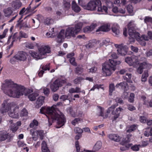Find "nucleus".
<instances>
[{
	"mask_svg": "<svg viewBox=\"0 0 152 152\" xmlns=\"http://www.w3.org/2000/svg\"><path fill=\"white\" fill-rule=\"evenodd\" d=\"M50 64H48L46 65H42V69L44 70H49L50 69Z\"/></svg>",
	"mask_w": 152,
	"mask_h": 152,
	"instance_id": "nucleus-46",
	"label": "nucleus"
},
{
	"mask_svg": "<svg viewBox=\"0 0 152 152\" xmlns=\"http://www.w3.org/2000/svg\"><path fill=\"white\" fill-rule=\"evenodd\" d=\"M128 2L127 0H115L114 3L115 4H118L121 3L120 4V5L121 6L126 7L125 5L126 4V3Z\"/></svg>",
	"mask_w": 152,
	"mask_h": 152,
	"instance_id": "nucleus-27",
	"label": "nucleus"
},
{
	"mask_svg": "<svg viewBox=\"0 0 152 152\" xmlns=\"http://www.w3.org/2000/svg\"><path fill=\"white\" fill-rule=\"evenodd\" d=\"M127 10L131 15H133V7L131 5H129L127 7Z\"/></svg>",
	"mask_w": 152,
	"mask_h": 152,
	"instance_id": "nucleus-40",
	"label": "nucleus"
},
{
	"mask_svg": "<svg viewBox=\"0 0 152 152\" xmlns=\"http://www.w3.org/2000/svg\"><path fill=\"white\" fill-rule=\"evenodd\" d=\"M64 5L65 10H67L70 7V2L64 1Z\"/></svg>",
	"mask_w": 152,
	"mask_h": 152,
	"instance_id": "nucleus-41",
	"label": "nucleus"
},
{
	"mask_svg": "<svg viewBox=\"0 0 152 152\" xmlns=\"http://www.w3.org/2000/svg\"><path fill=\"white\" fill-rule=\"evenodd\" d=\"M125 61L130 66H134L135 64H138V57L136 56H133L131 58L127 57L125 58Z\"/></svg>",
	"mask_w": 152,
	"mask_h": 152,
	"instance_id": "nucleus-11",
	"label": "nucleus"
},
{
	"mask_svg": "<svg viewBox=\"0 0 152 152\" xmlns=\"http://www.w3.org/2000/svg\"><path fill=\"white\" fill-rule=\"evenodd\" d=\"M137 128V126L135 125H132L130 126L129 129L127 130L126 132H127L130 133L135 130Z\"/></svg>",
	"mask_w": 152,
	"mask_h": 152,
	"instance_id": "nucleus-35",
	"label": "nucleus"
},
{
	"mask_svg": "<svg viewBox=\"0 0 152 152\" xmlns=\"http://www.w3.org/2000/svg\"><path fill=\"white\" fill-rule=\"evenodd\" d=\"M112 10L113 12L115 13L124 14L125 12V9H122L120 8H118L116 7H114L112 9Z\"/></svg>",
	"mask_w": 152,
	"mask_h": 152,
	"instance_id": "nucleus-26",
	"label": "nucleus"
},
{
	"mask_svg": "<svg viewBox=\"0 0 152 152\" xmlns=\"http://www.w3.org/2000/svg\"><path fill=\"white\" fill-rule=\"evenodd\" d=\"M145 117L144 116H141L140 118V121L142 123H145L146 122Z\"/></svg>",
	"mask_w": 152,
	"mask_h": 152,
	"instance_id": "nucleus-51",
	"label": "nucleus"
},
{
	"mask_svg": "<svg viewBox=\"0 0 152 152\" xmlns=\"http://www.w3.org/2000/svg\"><path fill=\"white\" fill-rule=\"evenodd\" d=\"M72 10L75 12H78L80 10V8L76 4V2L73 1L72 3Z\"/></svg>",
	"mask_w": 152,
	"mask_h": 152,
	"instance_id": "nucleus-22",
	"label": "nucleus"
},
{
	"mask_svg": "<svg viewBox=\"0 0 152 152\" xmlns=\"http://www.w3.org/2000/svg\"><path fill=\"white\" fill-rule=\"evenodd\" d=\"M53 22V20L49 18H47L45 20L44 23L45 24L49 25Z\"/></svg>",
	"mask_w": 152,
	"mask_h": 152,
	"instance_id": "nucleus-38",
	"label": "nucleus"
},
{
	"mask_svg": "<svg viewBox=\"0 0 152 152\" xmlns=\"http://www.w3.org/2000/svg\"><path fill=\"white\" fill-rule=\"evenodd\" d=\"M80 91V88L76 87L75 88H71L69 90V92L71 93H79Z\"/></svg>",
	"mask_w": 152,
	"mask_h": 152,
	"instance_id": "nucleus-34",
	"label": "nucleus"
},
{
	"mask_svg": "<svg viewBox=\"0 0 152 152\" xmlns=\"http://www.w3.org/2000/svg\"><path fill=\"white\" fill-rule=\"evenodd\" d=\"M80 120L79 118H76L72 121V123L73 125H75Z\"/></svg>",
	"mask_w": 152,
	"mask_h": 152,
	"instance_id": "nucleus-53",
	"label": "nucleus"
},
{
	"mask_svg": "<svg viewBox=\"0 0 152 152\" xmlns=\"http://www.w3.org/2000/svg\"><path fill=\"white\" fill-rule=\"evenodd\" d=\"M74 131L76 133L78 134H82L83 132V130L78 127L75 128L74 129Z\"/></svg>",
	"mask_w": 152,
	"mask_h": 152,
	"instance_id": "nucleus-47",
	"label": "nucleus"
},
{
	"mask_svg": "<svg viewBox=\"0 0 152 152\" xmlns=\"http://www.w3.org/2000/svg\"><path fill=\"white\" fill-rule=\"evenodd\" d=\"M115 46L118 48L117 50L118 53L121 55H125L126 54L128 49L126 46H123L122 44L120 45L115 44Z\"/></svg>",
	"mask_w": 152,
	"mask_h": 152,
	"instance_id": "nucleus-12",
	"label": "nucleus"
},
{
	"mask_svg": "<svg viewBox=\"0 0 152 152\" xmlns=\"http://www.w3.org/2000/svg\"><path fill=\"white\" fill-rule=\"evenodd\" d=\"M26 54L23 52H19L15 56L18 60L24 61L26 59Z\"/></svg>",
	"mask_w": 152,
	"mask_h": 152,
	"instance_id": "nucleus-16",
	"label": "nucleus"
},
{
	"mask_svg": "<svg viewBox=\"0 0 152 152\" xmlns=\"http://www.w3.org/2000/svg\"><path fill=\"white\" fill-rule=\"evenodd\" d=\"M20 36L21 37H24L25 38H26L28 37V35L25 33L20 32Z\"/></svg>",
	"mask_w": 152,
	"mask_h": 152,
	"instance_id": "nucleus-56",
	"label": "nucleus"
},
{
	"mask_svg": "<svg viewBox=\"0 0 152 152\" xmlns=\"http://www.w3.org/2000/svg\"><path fill=\"white\" fill-rule=\"evenodd\" d=\"M148 76V71H145L142 75V81L145 82L147 80V78Z\"/></svg>",
	"mask_w": 152,
	"mask_h": 152,
	"instance_id": "nucleus-37",
	"label": "nucleus"
},
{
	"mask_svg": "<svg viewBox=\"0 0 152 152\" xmlns=\"http://www.w3.org/2000/svg\"><path fill=\"white\" fill-rule=\"evenodd\" d=\"M40 113L45 114L48 118L49 123L51 121H56L59 125L58 128L63 126L66 122V118L63 113L58 110L56 105L51 107H43L40 109Z\"/></svg>",
	"mask_w": 152,
	"mask_h": 152,
	"instance_id": "nucleus-1",
	"label": "nucleus"
},
{
	"mask_svg": "<svg viewBox=\"0 0 152 152\" xmlns=\"http://www.w3.org/2000/svg\"><path fill=\"white\" fill-rule=\"evenodd\" d=\"M102 146V143L100 141L97 142L94 146V147L93 150L91 151L86 150L85 152H94L98 151L101 148Z\"/></svg>",
	"mask_w": 152,
	"mask_h": 152,
	"instance_id": "nucleus-17",
	"label": "nucleus"
},
{
	"mask_svg": "<svg viewBox=\"0 0 152 152\" xmlns=\"http://www.w3.org/2000/svg\"><path fill=\"white\" fill-rule=\"evenodd\" d=\"M41 89L43 91V93L46 96L48 95L50 92L48 89L46 88H42Z\"/></svg>",
	"mask_w": 152,
	"mask_h": 152,
	"instance_id": "nucleus-44",
	"label": "nucleus"
},
{
	"mask_svg": "<svg viewBox=\"0 0 152 152\" xmlns=\"http://www.w3.org/2000/svg\"><path fill=\"white\" fill-rule=\"evenodd\" d=\"M2 88H10L7 92V94L10 96L18 98L21 96L27 95L30 90L26 89L24 87L17 85L10 80H6L2 84Z\"/></svg>",
	"mask_w": 152,
	"mask_h": 152,
	"instance_id": "nucleus-2",
	"label": "nucleus"
},
{
	"mask_svg": "<svg viewBox=\"0 0 152 152\" xmlns=\"http://www.w3.org/2000/svg\"><path fill=\"white\" fill-rule=\"evenodd\" d=\"M96 23H93L90 26H88L83 29V31L85 33L91 31L96 27Z\"/></svg>",
	"mask_w": 152,
	"mask_h": 152,
	"instance_id": "nucleus-21",
	"label": "nucleus"
},
{
	"mask_svg": "<svg viewBox=\"0 0 152 152\" xmlns=\"http://www.w3.org/2000/svg\"><path fill=\"white\" fill-rule=\"evenodd\" d=\"M83 70L82 69H80L79 68L77 67L76 69V72L77 73L80 74L81 73L80 72V71H82Z\"/></svg>",
	"mask_w": 152,
	"mask_h": 152,
	"instance_id": "nucleus-61",
	"label": "nucleus"
},
{
	"mask_svg": "<svg viewBox=\"0 0 152 152\" xmlns=\"http://www.w3.org/2000/svg\"><path fill=\"white\" fill-rule=\"evenodd\" d=\"M68 96L66 95H63L61 96L60 99L64 101L67 99Z\"/></svg>",
	"mask_w": 152,
	"mask_h": 152,
	"instance_id": "nucleus-54",
	"label": "nucleus"
},
{
	"mask_svg": "<svg viewBox=\"0 0 152 152\" xmlns=\"http://www.w3.org/2000/svg\"><path fill=\"white\" fill-rule=\"evenodd\" d=\"M120 63L119 61H115L113 60L109 59L108 61L106 62L102 65V70L103 73L106 76L110 75L115 70L116 65Z\"/></svg>",
	"mask_w": 152,
	"mask_h": 152,
	"instance_id": "nucleus-6",
	"label": "nucleus"
},
{
	"mask_svg": "<svg viewBox=\"0 0 152 152\" xmlns=\"http://www.w3.org/2000/svg\"><path fill=\"white\" fill-rule=\"evenodd\" d=\"M66 81L64 80L57 79L54 82L50 83V88L52 91L53 92L56 91L59 87H61L63 84L65 83Z\"/></svg>",
	"mask_w": 152,
	"mask_h": 152,
	"instance_id": "nucleus-9",
	"label": "nucleus"
},
{
	"mask_svg": "<svg viewBox=\"0 0 152 152\" xmlns=\"http://www.w3.org/2000/svg\"><path fill=\"white\" fill-rule=\"evenodd\" d=\"M117 105V104L114 105L110 107L108 109L106 113L104 114L103 113V109L100 107H99L100 110V115L103 117L104 118H106L108 117L109 114L111 112L112 114L114 115L113 120H115L119 116L120 112L123 111V109L120 107L117 108L115 111H114L115 108Z\"/></svg>",
	"mask_w": 152,
	"mask_h": 152,
	"instance_id": "nucleus-7",
	"label": "nucleus"
},
{
	"mask_svg": "<svg viewBox=\"0 0 152 152\" xmlns=\"http://www.w3.org/2000/svg\"><path fill=\"white\" fill-rule=\"evenodd\" d=\"M128 32L130 36L129 39L130 43L134 42V39H136L140 45L145 46L146 44L145 41H148L149 39H152V33L151 31L148 32V37L145 35H142L140 37L139 34L136 32L132 23H130L128 24Z\"/></svg>",
	"mask_w": 152,
	"mask_h": 152,
	"instance_id": "nucleus-4",
	"label": "nucleus"
},
{
	"mask_svg": "<svg viewBox=\"0 0 152 152\" xmlns=\"http://www.w3.org/2000/svg\"><path fill=\"white\" fill-rule=\"evenodd\" d=\"M39 124L38 121L35 120H34L30 124V126L31 128L34 127L35 126H37Z\"/></svg>",
	"mask_w": 152,
	"mask_h": 152,
	"instance_id": "nucleus-42",
	"label": "nucleus"
},
{
	"mask_svg": "<svg viewBox=\"0 0 152 152\" xmlns=\"http://www.w3.org/2000/svg\"><path fill=\"white\" fill-rule=\"evenodd\" d=\"M44 97L41 96L39 97L37 99V102L39 106H41L44 102Z\"/></svg>",
	"mask_w": 152,
	"mask_h": 152,
	"instance_id": "nucleus-30",
	"label": "nucleus"
},
{
	"mask_svg": "<svg viewBox=\"0 0 152 152\" xmlns=\"http://www.w3.org/2000/svg\"><path fill=\"white\" fill-rule=\"evenodd\" d=\"M28 113L26 110L24 109L21 111L20 116H21L26 115H28Z\"/></svg>",
	"mask_w": 152,
	"mask_h": 152,
	"instance_id": "nucleus-48",
	"label": "nucleus"
},
{
	"mask_svg": "<svg viewBox=\"0 0 152 152\" xmlns=\"http://www.w3.org/2000/svg\"><path fill=\"white\" fill-rule=\"evenodd\" d=\"M131 74L128 73H127L125 76L123 77L124 80H126L127 82L130 83H132V81L131 80Z\"/></svg>",
	"mask_w": 152,
	"mask_h": 152,
	"instance_id": "nucleus-32",
	"label": "nucleus"
},
{
	"mask_svg": "<svg viewBox=\"0 0 152 152\" xmlns=\"http://www.w3.org/2000/svg\"><path fill=\"white\" fill-rule=\"evenodd\" d=\"M38 95V94L37 93L35 92L29 95L28 98L30 100L32 101L35 100L36 97Z\"/></svg>",
	"mask_w": 152,
	"mask_h": 152,
	"instance_id": "nucleus-31",
	"label": "nucleus"
},
{
	"mask_svg": "<svg viewBox=\"0 0 152 152\" xmlns=\"http://www.w3.org/2000/svg\"><path fill=\"white\" fill-rule=\"evenodd\" d=\"M119 27L117 24H113L112 27V30L116 34H118L119 33Z\"/></svg>",
	"mask_w": 152,
	"mask_h": 152,
	"instance_id": "nucleus-24",
	"label": "nucleus"
},
{
	"mask_svg": "<svg viewBox=\"0 0 152 152\" xmlns=\"http://www.w3.org/2000/svg\"><path fill=\"white\" fill-rule=\"evenodd\" d=\"M110 88V92L112 93L114 89V84H110L109 86Z\"/></svg>",
	"mask_w": 152,
	"mask_h": 152,
	"instance_id": "nucleus-52",
	"label": "nucleus"
},
{
	"mask_svg": "<svg viewBox=\"0 0 152 152\" xmlns=\"http://www.w3.org/2000/svg\"><path fill=\"white\" fill-rule=\"evenodd\" d=\"M53 99L55 101H56L58 99L59 96L58 94H55L53 96Z\"/></svg>",
	"mask_w": 152,
	"mask_h": 152,
	"instance_id": "nucleus-58",
	"label": "nucleus"
},
{
	"mask_svg": "<svg viewBox=\"0 0 152 152\" xmlns=\"http://www.w3.org/2000/svg\"><path fill=\"white\" fill-rule=\"evenodd\" d=\"M41 149L42 152H50L47 147L46 142L44 141H42V143Z\"/></svg>",
	"mask_w": 152,
	"mask_h": 152,
	"instance_id": "nucleus-25",
	"label": "nucleus"
},
{
	"mask_svg": "<svg viewBox=\"0 0 152 152\" xmlns=\"http://www.w3.org/2000/svg\"><path fill=\"white\" fill-rule=\"evenodd\" d=\"M128 109L130 111L134 110L135 108L132 105H129L128 106Z\"/></svg>",
	"mask_w": 152,
	"mask_h": 152,
	"instance_id": "nucleus-59",
	"label": "nucleus"
},
{
	"mask_svg": "<svg viewBox=\"0 0 152 152\" xmlns=\"http://www.w3.org/2000/svg\"><path fill=\"white\" fill-rule=\"evenodd\" d=\"M4 12L6 16L10 15L12 12V11L10 8H8L7 9L4 10Z\"/></svg>",
	"mask_w": 152,
	"mask_h": 152,
	"instance_id": "nucleus-36",
	"label": "nucleus"
},
{
	"mask_svg": "<svg viewBox=\"0 0 152 152\" xmlns=\"http://www.w3.org/2000/svg\"><path fill=\"white\" fill-rule=\"evenodd\" d=\"M102 3L100 0H91L84 7V9L88 10H94L97 7V11L99 14H106L107 12V8L104 6H101Z\"/></svg>",
	"mask_w": 152,
	"mask_h": 152,
	"instance_id": "nucleus-5",
	"label": "nucleus"
},
{
	"mask_svg": "<svg viewBox=\"0 0 152 152\" xmlns=\"http://www.w3.org/2000/svg\"><path fill=\"white\" fill-rule=\"evenodd\" d=\"M75 55V54L74 53H70L68 54L67 55V57L68 58H70L69 61L71 64L75 66H76L77 65L76 63L75 62V59L74 58L72 57L73 56Z\"/></svg>",
	"mask_w": 152,
	"mask_h": 152,
	"instance_id": "nucleus-20",
	"label": "nucleus"
},
{
	"mask_svg": "<svg viewBox=\"0 0 152 152\" xmlns=\"http://www.w3.org/2000/svg\"><path fill=\"white\" fill-rule=\"evenodd\" d=\"M109 137L112 140H113L116 142H119L121 138L117 134H111L109 135Z\"/></svg>",
	"mask_w": 152,
	"mask_h": 152,
	"instance_id": "nucleus-19",
	"label": "nucleus"
},
{
	"mask_svg": "<svg viewBox=\"0 0 152 152\" xmlns=\"http://www.w3.org/2000/svg\"><path fill=\"white\" fill-rule=\"evenodd\" d=\"M2 113H4L10 111V109L12 108L14 109L15 107L11 103H7V101H5L2 104Z\"/></svg>",
	"mask_w": 152,
	"mask_h": 152,
	"instance_id": "nucleus-13",
	"label": "nucleus"
},
{
	"mask_svg": "<svg viewBox=\"0 0 152 152\" xmlns=\"http://www.w3.org/2000/svg\"><path fill=\"white\" fill-rule=\"evenodd\" d=\"M78 2L79 4L84 8V7L85 5H84L83 4V2L82 0H78Z\"/></svg>",
	"mask_w": 152,
	"mask_h": 152,
	"instance_id": "nucleus-60",
	"label": "nucleus"
},
{
	"mask_svg": "<svg viewBox=\"0 0 152 152\" xmlns=\"http://www.w3.org/2000/svg\"><path fill=\"white\" fill-rule=\"evenodd\" d=\"M144 135L145 136L148 137L150 135V133L149 132V131H145L144 132Z\"/></svg>",
	"mask_w": 152,
	"mask_h": 152,
	"instance_id": "nucleus-63",
	"label": "nucleus"
},
{
	"mask_svg": "<svg viewBox=\"0 0 152 152\" xmlns=\"http://www.w3.org/2000/svg\"><path fill=\"white\" fill-rule=\"evenodd\" d=\"M38 50V53L32 50H30L29 53L33 57L37 59H41L44 58L42 57L43 55L50 53L51 52L50 48L48 46H42L39 48Z\"/></svg>",
	"mask_w": 152,
	"mask_h": 152,
	"instance_id": "nucleus-8",
	"label": "nucleus"
},
{
	"mask_svg": "<svg viewBox=\"0 0 152 152\" xmlns=\"http://www.w3.org/2000/svg\"><path fill=\"white\" fill-rule=\"evenodd\" d=\"M18 108L17 107H15V109L13 110V112L10 111L8 113L9 116L12 118H17L18 117Z\"/></svg>",
	"mask_w": 152,
	"mask_h": 152,
	"instance_id": "nucleus-18",
	"label": "nucleus"
},
{
	"mask_svg": "<svg viewBox=\"0 0 152 152\" xmlns=\"http://www.w3.org/2000/svg\"><path fill=\"white\" fill-rule=\"evenodd\" d=\"M134 95L133 93H131L128 99V101L130 102H133L134 101Z\"/></svg>",
	"mask_w": 152,
	"mask_h": 152,
	"instance_id": "nucleus-45",
	"label": "nucleus"
},
{
	"mask_svg": "<svg viewBox=\"0 0 152 152\" xmlns=\"http://www.w3.org/2000/svg\"><path fill=\"white\" fill-rule=\"evenodd\" d=\"M30 132L32 136V138L34 140H36L39 136L40 137L41 139H42V137L44 133V132L42 130L35 131L33 129H31L30 131Z\"/></svg>",
	"mask_w": 152,
	"mask_h": 152,
	"instance_id": "nucleus-10",
	"label": "nucleus"
},
{
	"mask_svg": "<svg viewBox=\"0 0 152 152\" xmlns=\"http://www.w3.org/2000/svg\"><path fill=\"white\" fill-rule=\"evenodd\" d=\"M144 21L147 23L150 22L151 23L152 21V18L150 17H146L144 19Z\"/></svg>",
	"mask_w": 152,
	"mask_h": 152,
	"instance_id": "nucleus-49",
	"label": "nucleus"
},
{
	"mask_svg": "<svg viewBox=\"0 0 152 152\" xmlns=\"http://www.w3.org/2000/svg\"><path fill=\"white\" fill-rule=\"evenodd\" d=\"M83 25V23H80L75 25L74 28L72 27L67 28L65 32L64 30H61L57 35L56 41L58 43H61L66 37L69 38L71 37H75V35L81 31Z\"/></svg>",
	"mask_w": 152,
	"mask_h": 152,
	"instance_id": "nucleus-3",
	"label": "nucleus"
},
{
	"mask_svg": "<svg viewBox=\"0 0 152 152\" xmlns=\"http://www.w3.org/2000/svg\"><path fill=\"white\" fill-rule=\"evenodd\" d=\"M44 73V71L42 70H40L38 72V75L40 77H41L43 75Z\"/></svg>",
	"mask_w": 152,
	"mask_h": 152,
	"instance_id": "nucleus-62",
	"label": "nucleus"
},
{
	"mask_svg": "<svg viewBox=\"0 0 152 152\" xmlns=\"http://www.w3.org/2000/svg\"><path fill=\"white\" fill-rule=\"evenodd\" d=\"M131 49L132 51L136 53L138 51V49L136 47H134L133 46H131Z\"/></svg>",
	"mask_w": 152,
	"mask_h": 152,
	"instance_id": "nucleus-55",
	"label": "nucleus"
},
{
	"mask_svg": "<svg viewBox=\"0 0 152 152\" xmlns=\"http://www.w3.org/2000/svg\"><path fill=\"white\" fill-rule=\"evenodd\" d=\"M131 136V134H129L127 135V137L126 138H123L121 142V144L123 145H126L127 143L130 142V137Z\"/></svg>",
	"mask_w": 152,
	"mask_h": 152,
	"instance_id": "nucleus-28",
	"label": "nucleus"
},
{
	"mask_svg": "<svg viewBox=\"0 0 152 152\" xmlns=\"http://www.w3.org/2000/svg\"><path fill=\"white\" fill-rule=\"evenodd\" d=\"M13 4L14 5L13 7L14 8V9L16 10L18 9L21 6L22 3L20 2H14L13 3Z\"/></svg>",
	"mask_w": 152,
	"mask_h": 152,
	"instance_id": "nucleus-33",
	"label": "nucleus"
},
{
	"mask_svg": "<svg viewBox=\"0 0 152 152\" xmlns=\"http://www.w3.org/2000/svg\"><path fill=\"white\" fill-rule=\"evenodd\" d=\"M9 136L8 134H2L0 133V140L1 141H4L7 139Z\"/></svg>",
	"mask_w": 152,
	"mask_h": 152,
	"instance_id": "nucleus-39",
	"label": "nucleus"
},
{
	"mask_svg": "<svg viewBox=\"0 0 152 152\" xmlns=\"http://www.w3.org/2000/svg\"><path fill=\"white\" fill-rule=\"evenodd\" d=\"M96 68L95 67L92 68L90 69L89 72L91 73L95 72L96 70Z\"/></svg>",
	"mask_w": 152,
	"mask_h": 152,
	"instance_id": "nucleus-57",
	"label": "nucleus"
},
{
	"mask_svg": "<svg viewBox=\"0 0 152 152\" xmlns=\"http://www.w3.org/2000/svg\"><path fill=\"white\" fill-rule=\"evenodd\" d=\"M119 86L121 87V88L124 90L125 91H126L128 88V86L126 83L125 82H123L119 84H118L116 86V87H119Z\"/></svg>",
	"mask_w": 152,
	"mask_h": 152,
	"instance_id": "nucleus-23",
	"label": "nucleus"
},
{
	"mask_svg": "<svg viewBox=\"0 0 152 152\" xmlns=\"http://www.w3.org/2000/svg\"><path fill=\"white\" fill-rule=\"evenodd\" d=\"M110 30V25L109 23H105L100 28L96 30L97 34L100 33L101 31L106 32Z\"/></svg>",
	"mask_w": 152,
	"mask_h": 152,
	"instance_id": "nucleus-14",
	"label": "nucleus"
},
{
	"mask_svg": "<svg viewBox=\"0 0 152 152\" xmlns=\"http://www.w3.org/2000/svg\"><path fill=\"white\" fill-rule=\"evenodd\" d=\"M146 122L148 125L150 126L152 125V120H147Z\"/></svg>",
	"mask_w": 152,
	"mask_h": 152,
	"instance_id": "nucleus-64",
	"label": "nucleus"
},
{
	"mask_svg": "<svg viewBox=\"0 0 152 152\" xmlns=\"http://www.w3.org/2000/svg\"><path fill=\"white\" fill-rule=\"evenodd\" d=\"M21 122L20 121H18L16 123V125H14L13 126H12L11 128V130L13 132H16L18 128V126H20L21 125Z\"/></svg>",
	"mask_w": 152,
	"mask_h": 152,
	"instance_id": "nucleus-29",
	"label": "nucleus"
},
{
	"mask_svg": "<svg viewBox=\"0 0 152 152\" xmlns=\"http://www.w3.org/2000/svg\"><path fill=\"white\" fill-rule=\"evenodd\" d=\"M140 145H135L132 146L131 148V149L135 151H138L139 149V148L140 147Z\"/></svg>",
	"mask_w": 152,
	"mask_h": 152,
	"instance_id": "nucleus-43",
	"label": "nucleus"
},
{
	"mask_svg": "<svg viewBox=\"0 0 152 152\" xmlns=\"http://www.w3.org/2000/svg\"><path fill=\"white\" fill-rule=\"evenodd\" d=\"M83 80V79L81 77H79L77 78L74 80V83L75 84H77Z\"/></svg>",
	"mask_w": 152,
	"mask_h": 152,
	"instance_id": "nucleus-50",
	"label": "nucleus"
},
{
	"mask_svg": "<svg viewBox=\"0 0 152 152\" xmlns=\"http://www.w3.org/2000/svg\"><path fill=\"white\" fill-rule=\"evenodd\" d=\"M151 66V64L144 62L140 64L139 67L137 69V72L141 74L143 72V69L150 68Z\"/></svg>",
	"mask_w": 152,
	"mask_h": 152,
	"instance_id": "nucleus-15",
	"label": "nucleus"
}]
</instances>
